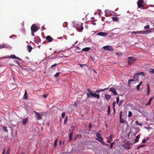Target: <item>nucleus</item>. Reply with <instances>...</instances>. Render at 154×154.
Here are the masks:
<instances>
[{"label": "nucleus", "instance_id": "1", "mask_svg": "<svg viewBox=\"0 0 154 154\" xmlns=\"http://www.w3.org/2000/svg\"><path fill=\"white\" fill-rule=\"evenodd\" d=\"M87 90L89 92V93L86 94L87 96L88 97H94L96 98L97 99H99L100 98L99 94H96L97 93H95V92L94 93V92L91 91L89 88H87Z\"/></svg>", "mask_w": 154, "mask_h": 154}, {"label": "nucleus", "instance_id": "2", "mask_svg": "<svg viewBox=\"0 0 154 154\" xmlns=\"http://www.w3.org/2000/svg\"><path fill=\"white\" fill-rule=\"evenodd\" d=\"M142 75L143 76H145V74L143 72H138L137 73L135 74L134 76V78L137 81L139 80L138 78H139V75Z\"/></svg>", "mask_w": 154, "mask_h": 154}, {"label": "nucleus", "instance_id": "3", "mask_svg": "<svg viewBox=\"0 0 154 154\" xmlns=\"http://www.w3.org/2000/svg\"><path fill=\"white\" fill-rule=\"evenodd\" d=\"M75 129V127L73 126H71V129L69 130V141H70L72 138V134L73 131Z\"/></svg>", "mask_w": 154, "mask_h": 154}, {"label": "nucleus", "instance_id": "4", "mask_svg": "<svg viewBox=\"0 0 154 154\" xmlns=\"http://www.w3.org/2000/svg\"><path fill=\"white\" fill-rule=\"evenodd\" d=\"M144 4L143 0H138L137 2V6L139 8H141L143 6Z\"/></svg>", "mask_w": 154, "mask_h": 154}, {"label": "nucleus", "instance_id": "5", "mask_svg": "<svg viewBox=\"0 0 154 154\" xmlns=\"http://www.w3.org/2000/svg\"><path fill=\"white\" fill-rule=\"evenodd\" d=\"M103 48L105 50H108L110 51H113L114 50L113 48L111 46H106L103 47Z\"/></svg>", "mask_w": 154, "mask_h": 154}, {"label": "nucleus", "instance_id": "6", "mask_svg": "<svg viewBox=\"0 0 154 154\" xmlns=\"http://www.w3.org/2000/svg\"><path fill=\"white\" fill-rule=\"evenodd\" d=\"M31 29L32 31L35 32L38 29L35 24H33L31 26Z\"/></svg>", "mask_w": 154, "mask_h": 154}, {"label": "nucleus", "instance_id": "7", "mask_svg": "<svg viewBox=\"0 0 154 154\" xmlns=\"http://www.w3.org/2000/svg\"><path fill=\"white\" fill-rule=\"evenodd\" d=\"M109 91L110 92H111L114 95H117V93L116 91V88L112 87L110 88L109 90Z\"/></svg>", "mask_w": 154, "mask_h": 154}, {"label": "nucleus", "instance_id": "8", "mask_svg": "<svg viewBox=\"0 0 154 154\" xmlns=\"http://www.w3.org/2000/svg\"><path fill=\"white\" fill-rule=\"evenodd\" d=\"M131 144L128 142L125 143L122 145L124 148L127 149H130Z\"/></svg>", "mask_w": 154, "mask_h": 154}, {"label": "nucleus", "instance_id": "9", "mask_svg": "<svg viewBox=\"0 0 154 154\" xmlns=\"http://www.w3.org/2000/svg\"><path fill=\"white\" fill-rule=\"evenodd\" d=\"M80 24V25H79L78 26H77L76 27L77 30L80 32H82L84 28L83 26L82 23H81Z\"/></svg>", "mask_w": 154, "mask_h": 154}, {"label": "nucleus", "instance_id": "10", "mask_svg": "<svg viewBox=\"0 0 154 154\" xmlns=\"http://www.w3.org/2000/svg\"><path fill=\"white\" fill-rule=\"evenodd\" d=\"M97 35L99 36H105L106 35H108V33L106 32H99L97 33Z\"/></svg>", "mask_w": 154, "mask_h": 154}, {"label": "nucleus", "instance_id": "11", "mask_svg": "<svg viewBox=\"0 0 154 154\" xmlns=\"http://www.w3.org/2000/svg\"><path fill=\"white\" fill-rule=\"evenodd\" d=\"M46 40L50 42H52L53 40L52 38L50 35H48L46 36Z\"/></svg>", "mask_w": 154, "mask_h": 154}, {"label": "nucleus", "instance_id": "12", "mask_svg": "<svg viewBox=\"0 0 154 154\" xmlns=\"http://www.w3.org/2000/svg\"><path fill=\"white\" fill-rule=\"evenodd\" d=\"M41 41L40 38L38 36H36L34 37V41L35 42L37 43Z\"/></svg>", "mask_w": 154, "mask_h": 154}, {"label": "nucleus", "instance_id": "13", "mask_svg": "<svg viewBox=\"0 0 154 154\" xmlns=\"http://www.w3.org/2000/svg\"><path fill=\"white\" fill-rule=\"evenodd\" d=\"M36 119L37 120H40L42 119V117L41 115L39 113H38L36 115H35Z\"/></svg>", "mask_w": 154, "mask_h": 154}, {"label": "nucleus", "instance_id": "14", "mask_svg": "<svg viewBox=\"0 0 154 154\" xmlns=\"http://www.w3.org/2000/svg\"><path fill=\"white\" fill-rule=\"evenodd\" d=\"M105 99L108 101L110 99L111 96L110 95L107 94H105Z\"/></svg>", "mask_w": 154, "mask_h": 154}, {"label": "nucleus", "instance_id": "15", "mask_svg": "<svg viewBox=\"0 0 154 154\" xmlns=\"http://www.w3.org/2000/svg\"><path fill=\"white\" fill-rule=\"evenodd\" d=\"M28 121V118H25L22 121V124L23 125H25Z\"/></svg>", "mask_w": 154, "mask_h": 154}, {"label": "nucleus", "instance_id": "16", "mask_svg": "<svg viewBox=\"0 0 154 154\" xmlns=\"http://www.w3.org/2000/svg\"><path fill=\"white\" fill-rule=\"evenodd\" d=\"M112 19L115 22H119V19L117 17H112Z\"/></svg>", "mask_w": 154, "mask_h": 154}, {"label": "nucleus", "instance_id": "17", "mask_svg": "<svg viewBox=\"0 0 154 154\" xmlns=\"http://www.w3.org/2000/svg\"><path fill=\"white\" fill-rule=\"evenodd\" d=\"M108 88H105L104 89H99V90H97L95 91V93H97V92H101V91H105V90H107L108 89Z\"/></svg>", "mask_w": 154, "mask_h": 154}, {"label": "nucleus", "instance_id": "18", "mask_svg": "<svg viewBox=\"0 0 154 154\" xmlns=\"http://www.w3.org/2000/svg\"><path fill=\"white\" fill-rule=\"evenodd\" d=\"M141 32H142L141 34H146L147 33L148 34L151 32L150 31L148 30L144 31H141Z\"/></svg>", "mask_w": 154, "mask_h": 154}, {"label": "nucleus", "instance_id": "19", "mask_svg": "<svg viewBox=\"0 0 154 154\" xmlns=\"http://www.w3.org/2000/svg\"><path fill=\"white\" fill-rule=\"evenodd\" d=\"M7 47V45L5 44L4 43L2 45H0V49L6 48Z\"/></svg>", "mask_w": 154, "mask_h": 154}, {"label": "nucleus", "instance_id": "20", "mask_svg": "<svg viewBox=\"0 0 154 154\" xmlns=\"http://www.w3.org/2000/svg\"><path fill=\"white\" fill-rule=\"evenodd\" d=\"M128 59H131V61H132L134 62H135V61L136 60V59H135V58H134L133 57H128Z\"/></svg>", "mask_w": 154, "mask_h": 154}, {"label": "nucleus", "instance_id": "21", "mask_svg": "<svg viewBox=\"0 0 154 154\" xmlns=\"http://www.w3.org/2000/svg\"><path fill=\"white\" fill-rule=\"evenodd\" d=\"M101 134L99 132H97L96 134V136L99 139H102V137H101Z\"/></svg>", "mask_w": 154, "mask_h": 154}, {"label": "nucleus", "instance_id": "22", "mask_svg": "<svg viewBox=\"0 0 154 154\" xmlns=\"http://www.w3.org/2000/svg\"><path fill=\"white\" fill-rule=\"evenodd\" d=\"M27 48L28 49V52H31L32 49V48L31 46L29 45H27Z\"/></svg>", "mask_w": 154, "mask_h": 154}, {"label": "nucleus", "instance_id": "23", "mask_svg": "<svg viewBox=\"0 0 154 154\" xmlns=\"http://www.w3.org/2000/svg\"><path fill=\"white\" fill-rule=\"evenodd\" d=\"M153 97H152L149 100V102L147 103L146 104V106H148L150 105V102L153 99Z\"/></svg>", "mask_w": 154, "mask_h": 154}, {"label": "nucleus", "instance_id": "24", "mask_svg": "<svg viewBox=\"0 0 154 154\" xmlns=\"http://www.w3.org/2000/svg\"><path fill=\"white\" fill-rule=\"evenodd\" d=\"M24 98L26 99H27L28 98L27 94L26 91L25 90V94L24 95Z\"/></svg>", "mask_w": 154, "mask_h": 154}, {"label": "nucleus", "instance_id": "25", "mask_svg": "<svg viewBox=\"0 0 154 154\" xmlns=\"http://www.w3.org/2000/svg\"><path fill=\"white\" fill-rule=\"evenodd\" d=\"M120 122L121 123H124L125 122V120L123 119H122V115H120Z\"/></svg>", "mask_w": 154, "mask_h": 154}, {"label": "nucleus", "instance_id": "26", "mask_svg": "<svg viewBox=\"0 0 154 154\" xmlns=\"http://www.w3.org/2000/svg\"><path fill=\"white\" fill-rule=\"evenodd\" d=\"M136 135V133H132L131 135V139L134 138Z\"/></svg>", "mask_w": 154, "mask_h": 154}, {"label": "nucleus", "instance_id": "27", "mask_svg": "<svg viewBox=\"0 0 154 154\" xmlns=\"http://www.w3.org/2000/svg\"><path fill=\"white\" fill-rule=\"evenodd\" d=\"M90 49V48H83L82 49V51H89Z\"/></svg>", "mask_w": 154, "mask_h": 154}, {"label": "nucleus", "instance_id": "28", "mask_svg": "<svg viewBox=\"0 0 154 154\" xmlns=\"http://www.w3.org/2000/svg\"><path fill=\"white\" fill-rule=\"evenodd\" d=\"M124 102V100H121L119 103V106H121L123 103Z\"/></svg>", "mask_w": 154, "mask_h": 154}, {"label": "nucleus", "instance_id": "29", "mask_svg": "<svg viewBox=\"0 0 154 154\" xmlns=\"http://www.w3.org/2000/svg\"><path fill=\"white\" fill-rule=\"evenodd\" d=\"M145 144H143V145H140V146H138L137 148V149L138 150L140 148L142 147H145Z\"/></svg>", "mask_w": 154, "mask_h": 154}, {"label": "nucleus", "instance_id": "30", "mask_svg": "<svg viewBox=\"0 0 154 154\" xmlns=\"http://www.w3.org/2000/svg\"><path fill=\"white\" fill-rule=\"evenodd\" d=\"M16 57L15 55L12 54L9 57L12 59H16Z\"/></svg>", "mask_w": 154, "mask_h": 154}, {"label": "nucleus", "instance_id": "31", "mask_svg": "<svg viewBox=\"0 0 154 154\" xmlns=\"http://www.w3.org/2000/svg\"><path fill=\"white\" fill-rule=\"evenodd\" d=\"M60 72L57 73L54 75L55 77H58L60 76Z\"/></svg>", "mask_w": 154, "mask_h": 154}, {"label": "nucleus", "instance_id": "32", "mask_svg": "<svg viewBox=\"0 0 154 154\" xmlns=\"http://www.w3.org/2000/svg\"><path fill=\"white\" fill-rule=\"evenodd\" d=\"M140 136V135H138L136 137V140L135 141V143H137L138 141L137 140L139 139Z\"/></svg>", "mask_w": 154, "mask_h": 154}, {"label": "nucleus", "instance_id": "33", "mask_svg": "<svg viewBox=\"0 0 154 154\" xmlns=\"http://www.w3.org/2000/svg\"><path fill=\"white\" fill-rule=\"evenodd\" d=\"M78 65L80 66L81 67H83V66H86V67L87 66H88L86 64H81L80 63H78Z\"/></svg>", "mask_w": 154, "mask_h": 154}, {"label": "nucleus", "instance_id": "34", "mask_svg": "<svg viewBox=\"0 0 154 154\" xmlns=\"http://www.w3.org/2000/svg\"><path fill=\"white\" fill-rule=\"evenodd\" d=\"M3 129L4 131H6V132H8V130L7 129V127H3L2 128Z\"/></svg>", "mask_w": 154, "mask_h": 154}, {"label": "nucleus", "instance_id": "35", "mask_svg": "<svg viewBox=\"0 0 154 154\" xmlns=\"http://www.w3.org/2000/svg\"><path fill=\"white\" fill-rule=\"evenodd\" d=\"M149 72L151 73L154 74V69L152 68L149 71Z\"/></svg>", "mask_w": 154, "mask_h": 154}, {"label": "nucleus", "instance_id": "36", "mask_svg": "<svg viewBox=\"0 0 154 154\" xmlns=\"http://www.w3.org/2000/svg\"><path fill=\"white\" fill-rule=\"evenodd\" d=\"M132 115V113L131 112L129 111L128 112V117H131Z\"/></svg>", "mask_w": 154, "mask_h": 154}, {"label": "nucleus", "instance_id": "37", "mask_svg": "<svg viewBox=\"0 0 154 154\" xmlns=\"http://www.w3.org/2000/svg\"><path fill=\"white\" fill-rule=\"evenodd\" d=\"M57 139H56V140H55L54 143V146L56 147L57 145Z\"/></svg>", "mask_w": 154, "mask_h": 154}, {"label": "nucleus", "instance_id": "38", "mask_svg": "<svg viewBox=\"0 0 154 154\" xmlns=\"http://www.w3.org/2000/svg\"><path fill=\"white\" fill-rule=\"evenodd\" d=\"M132 131V130L130 129V131H129V133L127 134V136L128 137H129L130 136V134Z\"/></svg>", "mask_w": 154, "mask_h": 154}, {"label": "nucleus", "instance_id": "39", "mask_svg": "<svg viewBox=\"0 0 154 154\" xmlns=\"http://www.w3.org/2000/svg\"><path fill=\"white\" fill-rule=\"evenodd\" d=\"M110 112V106H109L108 107V115H109Z\"/></svg>", "mask_w": 154, "mask_h": 154}, {"label": "nucleus", "instance_id": "40", "mask_svg": "<svg viewBox=\"0 0 154 154\" xmlns=\"http://www.w3.org/2000/svg\"><path fill=\"white\" fill-rule=\"evenodd\" d=\"M114 143H115V142H113V143H110V148H112L113 145L114 144Z\"/></svg>", "mask_w": 154, "mask_h": 154}, {"label": "nucleus", "instance_id": "41", "mask_svg": "<svg viewBox=\"0 0 154 154\" xmlns=\"http://www.w3.org/2000/svg\"><path fill=\"white\" fill-rule=\"evenodd\" d=\"M149 25H147L145 26L144 28V29H149Z\"/></svg>", "mask_w": 154, "mask_h": 154}, {"label": "nucleus", "instance_id": "42", "mask_svg": "<svg viewBox=\"0 0 154 154\" xmlns=\"http://www.w3.org/2000/svg\"><path fill=\"white\" fill-rule=\"evenodd\" d=\"M10 149L9 148L7 150V151L6 152V154H10Z\"/></svg>", "mask_w": 154, "mask_h": 154}, {"label": "nucleus", "instance_id": "43", "mask_svg": "<svg viewBox=\"0 0 154 154\" xmlns=\"http://www.w3.org/2000/svg\"><path fill=\"white\" fill-rule=\"evenodd\" d=\"M58 64H57V63H55L53 65H52L51 66V68H53L54 67H55V66H56Z\"/></svg>", "mask_w": 154, "mask_h": 154}, {"label": "nucleus", "instance_id": "44", "mask_svg": "<svg viewBox=\"0 0 154 154\" xmlns=\"http://www.w3.org/2000/svg\"><path fill=\"white\" fill-rule=\"evenodd\" d=\"M134 62L132 61H131V60H129L128 61V64L130 65H131V64H132V63H133Z\"/></svg>", "mask_w": 154, "mask_h": 154}, {"label": "nucleus", "instance_id": "45", "mask_svg": "<svg viewBox=\"0 0 154 154\" xmlns=\"http://www.w3.org/2000/svg\"><path fill=\"white\" fill-rule=\"evenodd\" d=\"M135 123L138 125H142V124H139V122L137 121L135 122Z\"/></svg>", "mask_w": 154, "mask_h": 154}, {"label": "nucleus", "instance_id": "46", "mask_svg": "<svg viewBox=\"0 0 154 154\" xmlns=\"http://www.w3.org/2000/svg\"><path fill=\"white\" fill-rule=\"evenodd\" d=\"M140 85H138L137 86V89L138 90H139L140 89Z\"/></svg>", "mask_w": 154, "mask_h": 154}, {"label": "nucleus", "instance_id": "47", "mask_svg": "<svg viewBox=\"0 0 154 154\" xmlns=\"http://www.w3.org/2000/svg\"><path fill=\"white\" fill-rule=\"evenodd\" d=\"M67 117H65V119L64 121V124H66V122L67 121Z\"/></svg>", "mask_w": 154, "mask_h": 154}, {"label": "nucleus", "instance_id": "48", "mask_svg": "<svg viewBox=\"0 0 154 154\" xmlns=\"http://www.w3.org/2000/svg\"><path fill=\"white\" fill-rule=\"evenodd\" d=\"M65 112H63L61 115L62 117L63 118H64L65 116Z\"/></svg>", "mask_w": 154, "mask_h": 154}, {"label": "nucleus", "instance_id": "49", "mask_svg": "<svg viewBox=\"0 0 154 154\" xmlns=\"http://www.w3.org/2000/svg\"><path fill=\"white\" fill-rule=\"evenodd\" d=\"M141 32H141V31H137L135 32V34H141Z\"/></svg>", "mask_w": 154, "mask_h": 154}, {"label": "nucleus", "instance_id": "50", "mask_svg": "<svg viewBox=\"0 0 154 154\" xmlns=\"http://www.w3.org/2000/svg\"><path fill=\"white\" fill-rule=\"evenodd\" d=\"M96 140L100 141V142L103 140V138L102 137V139H99L98 138H96Z\"/></svg>", "mask_w": 154, "mask_h": 154}, {"label": "nucleus", "instance_id": "51", "mask_svg": "<svg viewBox=\"0 0 154 154\" xmlns=\"http://www.w3.org/2000/svg\"><path fill=\"white\" fill-rule=\"evenodd\" d=\"M76 49L77 50H78V51H78V52H79L80 51H81V49L79 48V47H77L76 48Z\"/></svg>", "mask_w": 154, "mask_h": 154}, {"label": "nucleus", "instance_id": "52", "mask_svg": "<svg viewBox=\"0 0 154 154\" xmlns=\"http://www.w3.org/2000/svg\"><path fill=\"white\" fill-rule=\"evenodd\" d=\"M116 104V103L115 102H113V103H112V105L113 106V108H114V107H115Z\"/></svg>", "mask_w": 154, "mask_h": 154}, {"label": "nucleus", "instance_id": "53", "mask_svg": "<svg viewBox=\"0 0 154 154\" xmlns=\"http://www.w3.org/2000/svg\"><path fill=\"white\" fill-rule=\"evenodd\" d=\"M119 98L118 97H117L116 98V103L117 104H118L119 101Z\"/></svg>", "mask_w": 154, "mask_h": 154}, {"label": "nucleus", "instance_id": "54", "mask_svg": "<svg viewBox=\"0 0 154 154\" xmlns=\"http://www.w3.org/2000/svg\"><path fill=\"white\" fill-rule=\"evenodd\" d=\"M145 128L147 129L148 130L152 129V128L149 127H145Z\"/></svg>", "mask_w": 154, "mask_h": 154}, {"label": "nucleus", "instance_id": "55", "mask_svg": "<svg viewBox=\"0 0 154 154\" xmlns=\"http://www.w3.org/2000/svg\"><path fill=\"white\" fill-rule=\"evenodd\" d=\"M146 140L145 139H143L142 140V143H145L146 142Z\"/></svg>", "mask_w": 154, "mask_h": 154}, {"label": "nucleus", "instance_id": "56", "mask_svg": "<svg viewBox=\"0 0 154 154\" xmlns=\"http://www.w3.org/2000/svg\"><path fill=\"white\" fill-rule=\"evenodd\" d=\"M113 137V135H110V136H109V139H112V138Z\"/></svg>", "mask_w": 154, "mask_h": 154}, {"label": "nucleus", "instance_id": "57", "mask_svg": "<svg viewBox=\"0 0 154 154\" xmlns=\"http://www.w3.org/2000/svg\"><path fill=\"white\" fill-rule=\"evenodd\" d=\"M150 92V90H147V94L148 95Z\"/></svg>", "mask_w": 154, "mask_h": 154}, {"label": "nucleus", "instance_id": "58", "mask_svg": "<svg viewBox=\"0 0 154 154\" xmlns=\"http://www.w3.org/2000/svg\"><path fill=\"white\" fill-rule=\"evenodd\" d=\"M147 90H150L149 85V84H147Z\"/></svg>", "mask_w": 154, "mask_h": 154}, {"label": "nucleus", "instance_id": "59", "mask_svg": "<svg viewBox=\"0 0 154 154\" xmlns=\"http://www.w3.org/2000/svg\"><path fill=\"white\" fill-rule=\"evenodd\" d=\"M34 32H35L32 31L31 34L32 36H34Z\"/></svg>", "mask_w": 154, "mask_h": 154}, {"label": "nucleus", "instance_id": "60", "mask_svg": "<svg viewBox=\"0 0 154 154\" xmlns=\"http://www.w3.org/2000/svg\"><path fill=\"white\" fill-rule=\"evenodd\" d=\"M47 96H48L47 94H45V95H43V97L44 98H46Z\"/></svg>", "mask_w": 154, "mask_h": 154}, {"label": "nucleus", "instance_id": "61", "mask_svg": "<svg viewBox=\"0 0 154 154\" xmlns=\"http://www.w3.org/2000/svg\"><path fill=\"white\" fill-rule=\"evenodd\" d=\"M100 143H101L103 145L105 144V143L103 141V140Z\"/></svg>", "mask_w": 154, "mask_h": 154}, {"label": "nucleus", "instance_id": "62", "mask_svg": "<svg viewBox=\"0 0 154 154\" xmlns=\"http://www.w3.org/2000/svg\"><path fill=\"white\" fill-rule=\"evenodd\" d=\"M133 81H134V79H129L128 80V82H130Z\"/></svg>", "mask_w": 154, "mask_h": 154}, {"label": "nucleus", "instance_id": "63", "mask_svg": "<svg viewBox=\"0 0 154 154\" xmlns=\"http://www.w3.org/2000/svg\"><path fill=\"white\" fill-rule=\"evenodd\" d=\"M5 149H4L3 151V152H2V154H5Z\"/></svg>", "mask_w": 154, "mask_h": 154}, {"label": "nucleus", "instance_id": "64", "mask_svg": "<svg viewBox=\"0 0 154 154\" xmlns=\"http://www.w3.org/2000/svg\"><path fill=\"white\" fill-rule=\"evenodd\" d=\"M15 62L17 63V64L18 65L19 64H20L16 60H15L14 61Z\"/></svg>", "mask_w": 154, "mask_h": 154}]
</instances>
